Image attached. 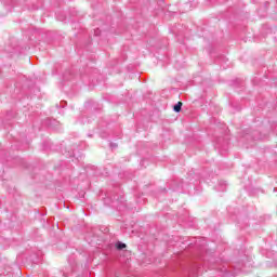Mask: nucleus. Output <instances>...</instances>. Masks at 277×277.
I'll return each mask as SVG.
<instances>
[{
  "mask_svg": "<svg viewBox=\"0 0 277 277\" xmlns=\"http://www.w3.org/2000/svg\"><path fill=\"white\" fill-rule=\"evenodd\" d=\"M116 248H117V250H124V248H127V245L121 241H118L116 243Z\"/></svg>",
  "mask_w": 277,
  "mask_h": 277,
  "instance_id": "obj_2",
  "label": "nucleus"
},
{
  "mask_svg": "<svg viewBox=\"0 0 277 277\" xmlns=\"http://www.w3.org/2000/svg\"><path fill=\"white\" fill-rule=\"evenodd\" d=\"M110 146H111V148H117L118 147V145L114 144V143H111Z\"/></svg>",
  "mask_w": 277,
  "mask_h": 277,
  "instance_id": "obj_3",
  "label": "nucleus"
},
{
  "mask_svg": "<svg viewBox=\"0 0 277 277\" xmlns=\"http://www.w3.org/2000/svg\"><path fill=\"white\" fill-rule=\"evenodd\" d=\"M182 107H183V102H179L177 104H175V105L173 106V111H175L176 114H179V111H181Z\"/></svg>",
  "mask_w": 277,
  "mask_h": 277,
  "instance_id": "obj_1",
  "label": "nucleus"
}]
</instances>
